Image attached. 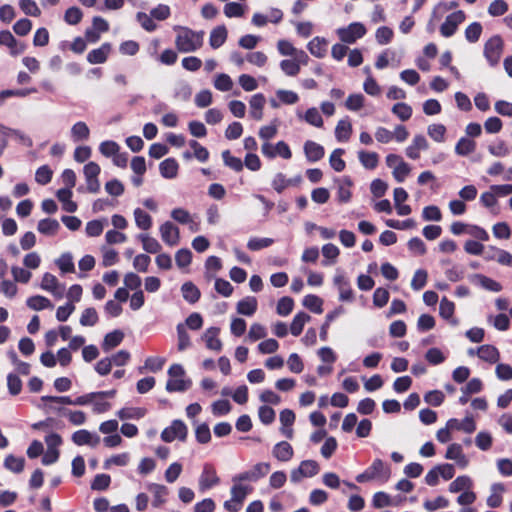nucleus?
Returning a JSON list of instances; mask_svg holds the SVG:
<instances>
[{
	"label": "nucleus",
	"instance_id": "f257e3e1",
	"mask_svg": "<svg viewBox=\"0 0 512 512\" xmlns=\"http://www.w3.org/2000/svg\"><path fill=\"white\" fill-rule=\"evenodd\" d=\"M175 46L182 53H190L200 49L203 45L204 32H196L187 27L176 26Z\"/></svg>",
	"mask_w": 512,
	"mask_h": 512
},
{
	"label": "nucleus",
	"instance_id": "f03ea898",
	"mask_svg": "<svg viewBox=\"0 0 512 512\" xmlns=\"http://www.w3.org/2000/svg\"><path fill=\"white\" fill-rule=\"evenodd\" d=\"M231 498L224 502V508L229 512H238L246 499L253 491V487L240 482L232 481Z\"/></svg>",
	"mask_w": 512,
	"mask_h": 512
},
{
	"label": "nucleus",
	"instance_id": "7ed1b4c3",
	"mask_svg": "<svg viewBox=\"0 0 512 512\" xmlns=\"http://www.w3.org/2000/svg\"><path fill=\"white\" fill-rule=\"evenodd\" d=\"M366 33L367 29L361 22H353L346 27L336 30L338 38L345 44H354L358 39L364 37Z\"/></svg>",
	"mask_w": 512,
	"mask_h": 512
},
{
	"label": "nucleus",
	"instance_id": "20e7f679",
	"mask_svg": "<svg viewBox=\"0 0 512 512\" xmlns=\"http://www.w3.org/2000/svg\"><path fill=\"white\" fill-rule=\"evenodd\" d=\"M219 483L220 478L217 474L216 468L210 463H205L198 479L199 491L205 492L206 490L217 486Z\"/></svg>",
	"mask_w": 512,
	"mask_h": 512
},
{
	"label": "nucleus",
	"instance_id": "39448f33",
	"mask_svg": "<svg viewBox=\"0 0 512 512\" xmlns=\"http://www.w3.org/2000/svg\"><path fill=\"white\" fill-rule=\"evenodd\" d=\"M261 152L268 159H273L276 156H279L288 160L292 157L290 147L284 141H278L276 144L264 142L261 146Z\"/></svg>",
	"mask_w": 512,
	"mask_h": 512
},
{
	"label": "nucleus",
	"instance_id": "423d86ee",
	"mask_svg": "<svg viewBox=\"0 0 512 512\" xmlns=\"http://www.w3.org/2000/svg\"><path fill=\"white\" fill-rule=\"evenodd\" d=\"M503 52V40L500 36L491 37L484 45V55L491 65H496Z\"/></svg>",
	"mask_w": 512,
	"mask_h": 512
},
{
	"label": "nucleus",
	"instance_id": "0eeeda50",
	"mask_svg": "<svg viewBox=\"0 0 512 512\" xmlns=\"http://www.w3.org/2000/svg\"><path fill=\"white\" fill-rule=\"evenodd\" d=\"M465 13L458 10L449 14L440 26V33L443 37H451L455 34L458 26L465 21Z\"/></svg>",
	"mask_w": 512,
	"mask_h": 512
},
{
	"label": "nucleus",
	"instance_id": "6e6552de",
	"mask_svg": "<svg viewBox=\"0 0 512 512\" xmlns=\"http://www.w3.org/2000/svg\"><path fill=\"white\" fill-rule=\"evenodd\" d=\"M40 287L58 299L64 296L66 290L65 285L60 283L56 276L48 272L43 275Z\"/></svg>",
	"mask_w": 512,
	"mask_h": 512
},
{
	"label": "nucleus",
	"instance_id": "1a4fd4ad",
	"mask_svg": "<svg viewBox=\"0 0 512 512\" xmlns=\"http://www.w3.org/2000/svg\"><path fill=\"white\" fill-rule=\"evenodd\" d=\"M319 472V465L314 460H304L297 469L291 471L290 479L297 483L304 477H313Z\"/></svg>",
	"mask_w": 512,
	"mask_h": 512
},
{
	"label": "nucleus",
	"instance_id": "9d476101",
	"mask_svg": "<svg viewBox=\"0 0 512 512\" xmlns=\"http://www.w3.org/2000/svg\"><path fill=\"white\" fill-rule=\"evenodd\" d=\"M100 171V166L95 162H89L83 168L87 190L91 193H97L100 190V182L98 180Z\"/></svg>",
	"mask_w": 512,
	"mask_h": 512
},
{
	"label": "nucleus",
	"instance_id": "9b49d317",
	"mask_svg": "<svg viewBox=\"0 0 512 512\" xmlns=\"http://www.w3.org/2000/svg\"><path fill=\"white\" fill-rule=\"evenodd\" d=\"M187 436V427L180 421L175 420L171 426L165 428L161 433V438L165 442H172L175 439L184 440Z\"/></svg>",
	"mask_w": 512,
	"mask_h": 512
},
{
	"label": "nucleus",
	"instance_id": "f8f14e48",
	"mask_svg": "<svg viewBox=\"0 0 512 512\" xmlns=\"http://www.w3.org/2000/svg\"><path fill=\"white\" fill-rule=\"evenodd\" d=\"M71 440L77 446L87 445L92 448L97 447L100 443L99 435L86 429L75 431L71 436Z\"/></svg>",
	"mask_w": 512,
	"mask_h": 512
},
{
	"label": "nucleus",
	"instance_id": "ddd939ff",
	"mask_svg": "<svg viewBox=\"0 0 512 512\" xmlns=\"http://www.w3.org/2000/svg\"><path fill=\"white\" fill-rule=\"evenodd\" d=\"M162 240L169 246H176L180 240V233L177 226L172 222L166 221L160 226Z\"/></svg>",
	"mask_w": 512,
	"mask_h": 512
},
{
	"label": "nucleus",
	"instance_id": "4468645a",
	"mask_svg": "<svg viewBox=\"0 0 512 512\" xmlns=\"http://www.w3.org/2000/svg\"><path fill=\"white\" fill-rule=\"evenodd\" d=\"M445 458L455 461L458 467L462 469L469 465V459L464 454L462 446L458 443H452L447 447Z\"/></svg>",
	"mask_w": 512,
	"mask_h": 512
},
{
	"label": "nucleus",
	"instance_id": "2eb2a0df",
	"mask_svg": "<svg viewBox=\"0 0 512 512\" xmlns=\"http://www.w3.org/2000/svg\"><path fill=\"white\" fill-rule=\"evenodd\" d=\"M333 282L339 291V300L344 302H352L354 300V292L349 281L343 274H337Z\"/></svg>",
	"mask_w": 512,
	"mask_h": 512
},
{
	"label": "nucleus",
	"instance_id": "dca6fc26",
	"mask_svg": "<svg viewBox=\"0 0 512 512\" xmlns=\"http://www.w3.org/2000/svg\"><path fill=\"white\" fill-rule=\"evenodd\" d=\"M404 501V498H392L389 494L383 491L376 492L372 498V505L376 509H381L389 506H399Z\"/></svg>",
	"mask_w": 512,
	"mask_h": 512
},
{
	"label": "nucleus",
	"instance_id": "f3484780",
	"mask_svg": "<svg viewBox=\"0 0 512 512\" xmlns=\"http://www.w3.org/2000/svg\"><path fill=\"white\" fill-rule=\"evenodd\" d=\"M265 103L266 99L263 94L257 93L251 96L249 100V114L251 118L256 121L262 120Z\"/></svg>",
	"mask_w": 512,
	"mask_h": 512
},
{
	"label": "nucleus",
	"instance_id": "a211bd4d",
	"mask_svg": "<svg viewBox=\"0 0 512 512\" xmlns=\"http://www.w3.org/2000/svg\"><path fill=\"white\" fill-rule=\"evenodd\" d=\"M373 479H380L386 482L391 476L390 468L381 459H375L367 468Z\"/></svg>",
	"mask_w": 512,
	"mask_h": 512
},
{
	"label": "nucleus",
	"instance_id": "6ab92c4d",
	"mask_svg": "<svg viewBox=\"0 0 512 512\" xmlns=\"http://www.w3.org/2000/svg\"><path fill=\"white\" fill-rule=\"evenodd\" d=\"M111 50L112 46L110 43H103L99 48L87 54V61L90 64H102L106 62Z\"/></svg>",
	"mask_w": 512,
	"mask_h": 512
},
{
	"label": "nucleus",
	"instance_id": "aec40b11",
	"mask_svg": "<svg viewBox=\"0 0 512 512\" xmlns=\"http://www.w3.org/2000/svg\"><path fill=\"white\" fill-rule=\"evenodd\" d=\"M448 428L452 431L459 430L465 433H472L476 430V424L472 417L467 416L463 420H458L456 418H451L447 421Z\"/></svg>",
	"mask_w": 512,
	"mask_h": 512
},
{
	"label": "nucleus",
	"instance_id": "412c9836",
	"mask_svg": "<svg viewBox=\"0 0 512 512\" xmlns=\"http://www.w3.org/2000/svg\"><path fill=\"white\" fill-rule=\"evenodd\" d=\"M73 400L74 399H71L69 396H42L40 398L42 403L38 404V407L46 411L58 410L56 407L52 406V403L74 405Z\"/></svg>",
	"mask_w": 512,
	"mask_h": 512
},
{
	"label": "nucleus",
	"instance_id": "4be33fe9",
	"mask_svg": "<svg viewBox=\"0 0 512 512\" xmlns=\"http://www.w3.org/2000/svg\"><path fill=\"white\" fill-rule=\"evenodd\" d=\"M220 329L217 327H211L206 330L203 335V339L205 340L206 347L213 351H220L222 349V342L219 339Z\"/></svg>",
	"mask_w": 512,
	"mask_h": 512
},
{
	"label": "nucleus",
	"instance_id": "5701e85b",
	"mask_svg": "<svg viewBox=\"0 0 512 512\" xmlns=\"http://www.w3.org/2000/svg\"><path fill=\"white\" fill-rule=\"evenodd\" d=\"M304 153L310 162H316L323 158L324 156V148L311 140H308L304 143Z\"/></svg>",
	"mask_w": 512,
	"mask_h": 512
},
{
	"label": "nucleus",
	"instance_id": "b1692460",
	"mask_svg": "<svg viewBox=\"0 0 512 512\" xmlns=\"http://www.w3.org/2000/svg\"><path fill=\"white\" fill-rule=\"evenodd\" d=\"M257 306V299L252 296H247L237 303L236 310L238 314L252 316L256 312Z\"/></svg>",
	"mask_w": 512,
	"mask_h": 512
},
{
	"label": "nucleus",
	"instance_id": "393cba45",
	"mask_svg": "<svg viewBox=\"0 0 512 512\" xmlns=\"http://www.w3.org/2000/svg\"><path fill=\"white\" fill-rule=\"evenodd\" d=\"M477 355L483 361L496 363L500 358L498 349L493 345H482L477 349Z\"/></svg>",
	"mask_w": 512,
	"mask_h": 512
},
{
	"label": "nucleus",
	"instance_id": "a878e982",
	"mask_svg": "<svg viewBox=\"0 0 512 512\" xmlns=\"http://www.w3.org/2000/svg\"><path fill=\"white\" fill-rule=\"evenodd\" d=\"M272 453L274 457L283 462L289 461L294 454L292 446L286 441L277 443L274 446Z\"/></svg>",
	"mask_w": 512,
	"mask_h": 512
},
{
	"label": "nucleus",
	"instance_id": "bb28decb",
	"mask_svg": "<svg viewBox=\"0 0 512 512\" xmlns=\"http://www.w3.org/2000/svg\"><path fill=\"white\" fill-rule=\"evenodd\" d=\"M60 224L56 219L46 218L38 222L37 230L43 235L54 236L58 233Z\"/></svg>",
	"mask_w": 512,
	"mask_h": 512
},
{
	"label": "nucleus",
	"instance_id": "cd10ccee",
	"mask_svg": "<svg viewBox=\"0 0 512 512\" xmlns=\"http://www.w3.org/2000/svg\"><path fill=\"white\" fill-rule=\"evenodd\" d=\"M227 29L225 26H217L214 28L209 37V44L213 49L221 47L227 39Z\"/></svg>",
	"mask_w": 512,
	"mask_h": 512
},
{
	"label": "nucleus",
	"instance_id": "c85d7f7f",
	"mask_svg": "<svg viewBox=\"0 0 512 512\" xmlns=\"http://www.w3.org/2000/svg\"><path fill=\"white\" fill-rule=\"evenodd\" d=\"M455 311V305L452 301L448 300L446 297H443L440 301L439 306V314L442 318L446 320H450L452 325H457V319L453 318Z\"/></svg>",
	"mask_w": 512,
	"mask_h": 512
},
{
	"label": "nucleus",
	"instance_id": "c756f323",
	"mask_svg": "<svg viewBox=\"0 0 512 512\" xmlns=\"http://www.w3.org/2000/svg\"><path fill=\"white\" fill-rule=\"evenodd\" d=\"M147 488L153 493L154 499L152 504L154 507H160L165 503V497L168 494V489L164 485L150 483Z\"/></svg>",
	"mask_w": 512,
	"mask_h": 512
},
{
	"label": "nucleus",
	"instance_id": "7c9ffc66",
	"mask_svg": "<svg viewBox=\"0 0 512 512\" xmlns=\"http://www.w3.org/2000/svg\"><path fill=\"white\" fill-rule=\"evenodd\" d=\"M491 494L487 498V505L491 508H497L502 503V493L505 491V487L501 483H495L490 488Z\"/></svg>",
	"mask_w": 512,
	"mask_h": 512
},
{
	"label": "nucleus",
	"instance_id": "2f4dec72",
	"mask_svg": "<svg viewBox=\"0 0 512 512\" xmlns=\"http://www.w3.org/2000/svg\"><path fill=\"white\" fill-rule=\"evenodd\" d=\"M307 48L313 56L323 58L327 51V41L324 38L315 37L308 43Z\"/></svg>",
	"mask_w": 512,
	"mask_h": 512
},
{
	"label": "nucleus",
	"instance_id": "473e14b6",
	"mask_svg": "<svg viewBox=\"0 0 512 512\" xmlns=\"http://www.w3.org/2000/svg\"><path fill=\"white\" fill-rule=\"evenodd\" d=\"M26 304L30 309L35 311L53 308L52 302L47 297L41 295L29 297L26 301Z\"/></svg>",
	"mask_w": 512,
	"mask_h": 512
},
{
	"label": "nucleus",
	"instance_id": "72a5a7b5",
	"mask_svg": "<svg viewBox=\"0 0 512 512\" xmlns=\"http://www.w3.org/2000/svg\"><path fill=\"white\" fill-rule=\"evenodd\" d=\"M57 198L62 203V207L66 212L73 213L77 210V204L71 200L72 190L59 189L57 192Z\"/></svg>",
	"mask_w": 512,
	"mask_h": 512
},
{
	"label": "nucleus",
	"instance_id": "f704fd0d",
	"mask_svg": "<svg viewBox=\"0 0 512 512\" xmlns=\"http://www.w3.org/2000/svg\"><path fill=\"white\" fill-rule=\"evenodd\" d=\"M473 486V481L469 476L462 475L458 476L455 480H453L449 485V492L458 493L464 492L466 490L471 489Z\"/></svg>",
	"mask_w": 512,
	"mask_h": 512
},
{
	"label": "nucleus",
	"instance_id": "c9c22d12",
	"mask_svg": "<svg viewBox=\"0 0 512 512\" xmlns=\"http://www.w3.org/2000/svg\"><path fill=\"white\" fill-rule=\"evenodd\" d=\"M310 320L311 317L307 313H297L294 316L292 323L290 325V332L292 333V335L299 336L302 333L305 324L308 323Z\"/></svg>",
	"mask_w": 512,
	"mask_h": 512
},
{
	"label": "nucleus",
	"instance_id": "e433bc0d",
	"mask_svg": "<svg viewBox=\"0 0 512 512\" xmlns=\"http://www.w3.org/2000/svg\"><path fill=\"white\" fill-rule=\"evenodd\" d=\"M159 169L164 178L171 179L178 173V163L173 158H167L160 163Z\"/></svg>",
	"mask_w": 512,
	"mask_h": 512
},
{
	"label": "nucleus",
	"instance_id": "4c0bfd02",
	"mask_svg": "<svg viewBox=\"0 0 512 512\" xmlns=\"http://www.w3.org/2000/svg\"><path fill=\"white\" fill-rule=\"evenodd\" d=\"M123 338L124 334L119 330H115L106 334L102 343V349L105 352L110 351L111 349L118 346L122 342Z\"/></svg>",
	"mask_w": 512,
	"mask_h": 512
},
{
	"label": "nucleus",
	"instance_id": "58836bf2",
	"mask_svg": "<svg viewBox=\"0 0 512 512\" xmlns=\"http://www.w3.org/2000/svg\"><path fill=\"white\" fill-rule=\"evenodd\" d=\"M183 298L191 303H196L200 298L199 289L192 282H185L181 287Z\"/></svg>",
	"mask_w": 512,
	"mask_h": 512
},
{
	"label": "nucleus",
	"instance_id": "ea45409f",
	"mask_svg": "<svg viewBox=\"0 0 512 512\" xmlns=\"http://www.w3.org/2000/svg\"><path fill=\"white\" fill-rule=\"evenodd\" d=\"M135 223L141 230H149L152 227V217L140 208H136L133 212Z\"/></svg>",
	"mask_w": 512,
	"mask_h": 512
},
{
	"label": "nucleus",
	"instance_id": "a19ab883",
	"mask_svg": "<svg viewBox=\"0 0 512 512\" xmlns=\"http://www.w3.org/2000/svg\"><path fill=\"white\" fill-rule=\"evenodd\" d=\"M352 133V125L349 120L343 119L337 123L335 128V136L338 141H348Z\"/></svg>",
	"mask_w": 512,
	"mask_h": 512
},
{
	"label": "nucleus",
	"instance_id": "79ce46f5",
	"mask_svg": "<svg viewBox=\"0 0 512 512\" xmlns=\"http://www.w3.org/2000/svg\"><path fill=\"white\" fill-rule=\"evenodd\" d=\"M90 135V130L85 122H76L71 128V137L74 142L87 140Z\"/></svg>",
	"mask_w": 512,
	"mask_h": 512
},
{
	"label": "nucleus",
	"instance_id": "37998d69",
	"mask_svg": "<svg viewBox=\"0 0 512 512\" xmlns=\"http://www.w3.org/2000/svg\"><path fill=\"white\" fill-rule=\"evenodd\" d=\"M476 149V142L467 137H462L459 139L455 146L456 154L460 156H467L473 153Z\"/></svg>",
	"mask_w": 512,
	"mask_h": 512
},
{
	"label": "nucleus",
	"instance_id": "c03bdc74",
	"mask_svg": "<svg viewBox=\"0 0 512 512\" xmlns=\"http://www.w3.org/2000/svg\"><path fill=\"white\" fill-rule=\"evenodd\" d=\"M446 127L443 124L434 123L428 126L427 134L429 137L438 143H443L446 140Z\"/></svg>",
	"mask_w": 512,
	"mask_h": 512
},
{
	"label": "nucleus",
	"instance_id": "a18cd8bd",
	"mask_svg": "<svg viewBox=\"0 0 512 512\" xmlns=\"http://www.w3.org/2000/svg\"><path fill=\"white\" fill-rule=\"evenodd\" d=\"M303 306L309 309L310 311L321 314L323 312V300L317 295L309 294L306 295L303 299Z\"/></svg>",
	"mask_w": 512,
	"mask_h": 512
},
{
	"label": "nucleus",
	"instance_id": "49530a36",
	"mask_svg": "<svg viewBox=\"0 0 512 512\" xmlns=\"http://www.w3.org/2000/svg\"><path fill=\"white\" fill-rule=\"evenodd\" d=\"M24 465V458L16 457L12 454L8 455L4 460V467L14 473L22 472L24 469Z\"/></svg>",
	"mask_w": 512,
	"mask_h": 512
},
{
	"label": "nucleus",
	"instance_id": "de8ad7c7",
	"mask_svg": "<svg viewBox=\"0 0 512 512\" xmlns=\"http://www.w3.org/2000/svg\"><path fill=\"white\" fill-rule=\"evenodd\" d=\"M146 414V410L140 407H127L122 408L117 412V415L120 419H140L144 417Z\"/></svg>",
	"mask_w": 512,
	"mask_h": 512
},
{
	"label": "nucleus",
	"instance_id": "09e8293b",
	"mask_svg": "<svg viewBox=\"0 0 512 512\" xmlns=\"http://www.w3.org/2000/svg\"><path fill=\"white\" fill-rule=\"evenodd\" d=\"M139 239L142 242L143 249L148 253H159L161 250L160 243L148 234H140Z\"/></svg>",
	"mask_w": 512,
	"mask_h": 512
},
{
	"label": "nucleus",
	"instance_id": "8fccbe9b",
	"mask_svg": "<svg viewBox=\"0 0 512 512\" xmlns=\"http://www.w3.org/2000/svg\"><path fill=\"white\" fill-rule=\"evenodd\" d=\"M191 386V380L182 378L169 379L166 383L168 392L185 391Z\"/></svg>",
	"mask_w": 512,
	"mask_h": 512
},
{
	"label": "nucleus",
	"instance_id": "3c124183",
	"mask_svg": "<svg viewBox=\"0 0 512 512\" xmlns=\"http://www.w3.org/2000/svg\"><path fill=\"white\" fill-rule=\"evenodd\" d=\"M214 87L221 92H227L232 89L233 81L228 74L220 73L214 78Z\"/></svg>",
	"mask_w": 512,
	"mask_h": 512
},
{
	"label": "nucleus",
	"instance_id": "603ef678",
	"mask_svg": "<svg viewBox=\"0 0 512 512\" xmlns=\"http://www.w3.org/2000/svg\"><path fill=\"white\" fill-rule=\"evenodd\" d=\"M294 308V300L289 296L280 298L277 302L276 312L279 316H288Z\"/></svg>",
	"mask_w": 512,
	"mask_h": 512
},
{
	"label": "nucleus",
	"instance_id": "864d4df0",
	"mask_svg": "<svg viewBox=\"0 0 512 512\" xmlns=\"http://www.w3.org/2000/svg\"><path fill=\"white\" fill-rule=\"evenodd\" d=\"M358 158L361 164L367 169H374L378 165V154L375 152L360 151Z\"/></svg>",
	"mask_w": 512,
	"mask_h": 512
},
{
	"label": "nucleus",
	"instance_id": "5fc2aeb1",
	"mask_svg": "<svg viewBox=\"0 0 512 512\" xmlns=\"http://www.w3.org/2000/svg\"><path fill=\"white\" fill-rule=\"evenodd\" d=\"M392 113L400 120L407 121L412 116V108L404 102H399L392 107Z\"/></svg>",
	"mask_w": 512,
	"mask_h": 512
},
{
	"label": "nucleus",
	"instance_id": "6e6d98bb",
	"mask_svg": "<svg viewBox=\"0 0 512 512\" xmlns=\"http://www.w3.org/2000/svg\"><path fill=\"white\" fill-rule=\"evenodd\" d=\"M343 154H344V150L341 148H337L330 155V158H329L330 165L337 172H341L345 169V162L342 159Z\"/></svg>",
	"mask_w": 512,
	"mask_h": 512
},
{
	"label": "nucleus",
	"instance_id": "4d7b16f0",
	"mask_svg": "<svg viewBox=\"0 0 512 512\" xmlns=\"http://www.w3.org/2000/svg\"><path fill=\"white\" fill-rule=\"evenodd\" d=\"M278 133V123L276 120L272 121L269 125L262 126L259 129V137L264 142H269L270 139L274 138Z\"/></svg>",
	"mask_w": 512,
	"mask_h": 512
},
{
	"label": "nucleus",
	"instance_id": "13d9d810",
	"mask_svg": "<svg viewBox=\"0 0 512 512\" xmlns=\"http://www.w3.org/2000/svg\"><path fill=\"white\" fill-rule=\"evenodd\" d=\"M245 59L251 65L259 68L264 67L268 61L267 55L261 51L250 52L245 56Z\"/></svg>",
	"mask_w": 512,
	"mask_h": 512
},
{
	"label": "nucleus",
	"instance_id": "bf43d9fd",
	"mask_svg": "<svg viewBox=\"0 0 512 512\" xmlns=\"http://www.w3.org/2000/svg\"><path fill=\"white\" fill-rule=\"evenodd\" d=\"M352 181L349 178H344L338 186V199L340 202L346 203L351 199L350 187Z\"/></svg>",
	"mask_w": 512,
	"mask_h": 512
},
{
	"label": "nucleus",
	"instance_id": "052dcab7",
	"mask_svg": "<svg viewBox=\"0 0 512 512\" xmlns=\"http://www.w3.org/2000/svg\"><path fill=\"white\" fill-rule=\"evenodd\" d=\"M56 264L63 273L74 272L75 270L72 255L69 253L62 254L56 260Z\"/></svg>",
	"mask_w": 512,
	"mask_h": 512
},
{
	"label": "nucleus",
	"instance_id": "680f3d73",
	"mask_svg": "<svg viewBox=\"0 0 512 512\" xmlns=\"http://www.w3.org/2000/svg\"><path fill=\"white\" fill-rule=\"evenodd\" d=\"M489 251L496 252L495 261L501 265L512 266V254L506 250L497 248L495 246H489Z\"/></svg>",
	"mask_w": 512,
	"mask_h": 512
},
{
	"label": "nucleus",
	"instance_id": "e2e57ef3",
	"mask_svg": "<svg viewBox=\"0 0 512 512\" xmlns=\"http://www.w3.org/2000/svg\"><path fill=\"white\" fill-rule=\"evenodd\" d=\"M304 120L309 123L312 126L315 127H322L323 126V119L320 114V112L317 110V108H309L304 116Z\"/></svg>",
	"mask_w": 512,
	"mask_h": 512
},
{
	"label": "nucleus",
	"instance_id": "0e129e2a",
	"mask_svg": "<svg viewBox=\"0 0 512 512\" xmlns=\"http://www.w3.org/2000/svg\"><path fill=\"white\" fill-rule=\"evenodd\" d=\"M266 335H267V332L263 325H261L259 323H253L250 326V329H249V332L247 335V340H249L251 342H255L257 340L265 338Z\"/></svg>",
	"mask_w": 512,
	"mask_h": 512
},
{
	"label": "nucleus",
	"instance_id": "69168bd1",
	"mask_svg": "<svg viewBox=\"0 0 512 512\" xmlns=\"http://www.w3.org/2000/svg\"><path fill=\"white\" fill-rule=\"evenodd\" d=\"M19 7L29 16L38 17L41 14V10L34 0H20Z\"/></svg>",
	"mask_w": 512,
	"mask_h": 512
},
{
	"label": "nucleus",
	"instance_id": "338daca9",
	"mask_svg": "<svg viewBox=\"0 0 512 512\" xmlns=\"http://www.w3.org/2000/svg\"><path fill=\"white\" fill-rule=\"evenodd\" d=\"M482 33V26L478 22H473L465 30V38L471 43H475L479 40Z\"/></svg>",
	"mask_w": 512,
	"mask_h": 512
},
{
	"label": "nucleus",
	"instance_id": "774afa93",
	"mask_svg": "<svg viewBox=\"0 0 512 512\" xmlns=\"http://www.w3.org/2000/svg\"><path fill=\"white\" fill-rule=\"evenodd\" d=\"M490 154L496 157H505L510 153L509 146L504 141H497L488 147Z\"/></svg>",
	"mask_w": 512,
	"mask_h": 512
}]
</instances>
